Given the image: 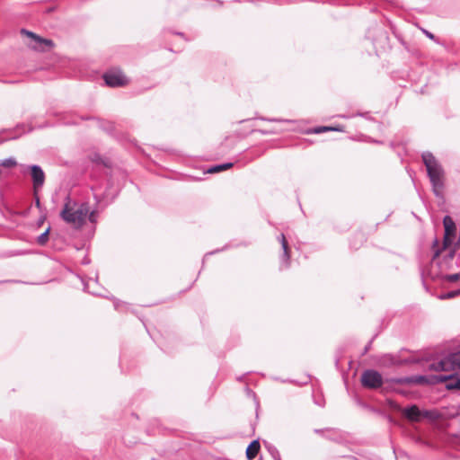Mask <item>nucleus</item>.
Segmentation results:
<instances>
[{"instance_id": "1", "label": "nucleus", "mask_w": 460, "mask_h": 460, "mask_svg": "<svg viewBox=\"0 0 460 460\" xmlns=\"http://www.w3.org/2000/svg\"><path fill=\"white\" fill-rule=\"evenodd\" d=\"M88 213V203L77 202L67 195L65 199L63 208L60 211V217L75 229H80L85 224Z\"/></svg>"}, {"instance_id": "2", "label": "nucleus", "mask_w": 460, "mask_h": 460, "mask_svg": "<svg viewBox=\"0 0 460 460\" xmlns=\"http://www.w3.org/2000/svg\"><path fill=\"white\" fill-rule=\"evenodd\" d=\"M423 164L426 166L432 190L437 197H442L444 190L445 172L441 164L432 153L427 151L421 155Z\"/></svg>"}, {"instance_id": "3", "label": "nucleus", "mask_w": 460, "mask_h": 460, "mask_svg": "<svg viewBox=\"0 0 460 460\" xmlns=\"http://www.w3.org/2000/svg\"><path fill=\"white\" fill-rule=\"evenodd\" d=\"M443 225L445 228L443 247L442 249L438 248V240L437 238L433 240L432 248L434 250V254L432 261H435L440 255L442 250H446L449 245H451L453 237H455L456 234V224L450 216L444 217Z\"/></svg>"}, {"instance_id": "4", "label": "nucleus", "mask_w": 460, "mask_h": 460, "mask_svg": "<svg viewBox=\"0 0 460 460\" xmlns=\"http://www.w3.org/2000/svg\"><path fill=\"white\" fill-rule=\"evenodd\" d=\"M361 384L368 389H377L383 385L382 375L374 369L365 370L360 377Z\"/></svg>"}, {"instance_id": "5", "label": "nucleus", "mask_w": 460, "mask_h": 460, "mask_svg": "<svg viewBox=\"0 0 460 460\" xmlns=\"http://www.w3.org/2000/svg\"><path fill=\"white\" fill-rule=\"evenodd\" d=\"M21 33L27 35L29 38L31 39L30 42V47L35 50L46 51L50 49L54 46V43L51 40L43 39L32 31L22 29Z\"/></svg>"}, {"instance_id": "6", "label": "nucleus", "mask_w": 460, "mask_h": 460, "mask_svg": "<svg viewBox=\"0 0 460 460\" xmlns=\"http://www.w3.org/2000/svg\"><path fill=\"white\" fill-rule=\"evenodd\" d=\"M423 367L429 371H448L452 367V360L448 357L436 359H427Z\"/></svg>"}, {"instance_id": "7", "label": "nucleus", "mask_w": 460, "mask_h": 460, "mask_svg": "<svg viewBox=\"0 0 460 460\" xmlns=\"http://www.w3.org/2000/svg\"><path fill=\"white\" fill-rule=\"evenodd\" d=\"M432 384L445 383L447 390H460V377L454 375H435L432 376Z\"/></svg>"}, {"instance_id": "8", "label": "nucleus", "mask_w": 460, "mask_h": 460, "mask_svg": "<svg viewBox=\"0 0 460 460\" xmlns=\"http://www.w3.org/2000/svg\"><path fill=\"white\" fill-rule=\"evenodd\" d=\"M402 412L407 420L413 422H419L423 417H429V411H421L415 404L403 408Z\"/></svg>"}, {"instance_id": "9", "label": "nucleus", "mask_w": 460, "mask_h": 460, "mask_svg": "<svg viewBox=\"0 0 460 460\" xmlns=\"http://www.w3.org/2000/svg\"><path fill=\"white\" fill-rule=\"evenodd\" d=\"M105 84L111 87L123 86L127 83L125 75L120 72H107L103 75Z\"/></svg>"}, {"instance_id": "10", "label": "nucleus", "mask_w": 460, "mask_h": 460, "mask_svg": "<svg viewBox=\"0 0 460 460\" xmlns=\"http://www.w3.org/2000/svg\"><path fill=\"white\" fill-rule=\"evenodd\" d=\"M31 175L32 178L33 189L36 193L44 184L45 173L40 165L33 164L31 166Z\"/></svg>"}, {"instance_id": "11", "label": "nucleus", "mask_w": 460, "mask_h": 460, "mask_svg": "<svg viewBox=\"0 0 460 460\" xmlns=\"http://www.w3.org/2000/svg\"><path fill=\"white\" fill-rule=\"evenodd\" d=\"M278 240L281 243V247L283 249V254L281 255V261H282V263L286 264V267H288L289 259H290V254H289L288 243L285 234H280L278 236Z\"/></svg>"}, {"instance_id": "12", "label": "nucleus", "mask_w": 460, "mask_h": 460, "mask_svg": "<svg viewBox=\"0 0 460 460\" xmlns=\"http://www.w3.org/2000/svg\"><path fill=\"white\" fill-rule=\"evenodd\" d=\"M260 447L261 446L258 440L252 441L246 448V457L249 460L253 459L257 456Z\"/></svg>"}, {"instance_id": "13", "label": "nucleus", "mask_w": 460, "mask_h": 460, "mask_svg": "<svg viewBox=\"0 0 460 460\" xmlns=\"http://www.w3.org/2000/svg\"><path fill=\"white\" fill-rule=\"evenodd\" d=\"M232 166H233V163H225L222 164L214 165V166H211L208 170V172L215 173V172H222V171L231 168Z\"/></svg>"}, {"instance_id": "14", "label": "nucleus", "mask_w": 460, "mask_h": 460, "mask_svg": "<svg viewBox=\"0 0 460 460\" xmlns=\"http://www.w3.org/2000/svg\"><path fill=\"white\" fill-rule=\"evenodd\" d=\"M50 226H49L41 234L37 237V243L40 246H44L47 244L49 241Z\"/></svg>"}, {"instance_id": "15", "label": "nucleus", "mask_w": 460, "mask_h": 460, "mask_svg": "<svg viewBox=\"0 0 460 460\" xmlns=\"http://www.w3.org/2000/svg\"><path fill=\"white\" fill-rule=\"evenodd\" d=\"M326 131H343V129L340 127H316L313 129V132L315 134H321Z\"/></svg>"}, {"instance_id": "16", "label": "nucleus", "mask_w": 460, "mask_h": 460, "mask_svg": "<svg viewBox=\"0 0 460 460\" xmlns=\"http://www.w3.org/2000/svg\"><path fill=\"white\" fill-rule=\"evenodd\" d=\"M267 449L274 460H281L279 451L278 450V448L275 446L268 445Z\"/></svg>"}, {"instance_id": "17", "label": "nucleus", "mask_w": 460, "mask_h": 460, "mask_svg": "<svg viewBox=\"0 0 460 460\" xmlns=\"http://www.w3.org/2000/svg\"><path fill=\"white\" fill-rule=\"evenodd\" d=\"M460 295V288L455 290L448 291L443 295L440 296V298L442 299H450L454 298Z\"/></svg>"}, {"instance_id": "18", "label": "nucleus", "mask_w": 460, "mask_h": 460, "mask_svg": "<svg viewBox=\"0 0 460 460\" xmlns=\"http://www.w3.org/2000/svg\"><path fill=\"white\" fill-rule=\"evenodd\" d=\"M432 376H418L415 377V380L417 383L419 384H432L431 381H432Z\"/></svg>"}, {"instance_id": "19", "label": "nucleus", "mask_w": 460, "mask_h": 460, "mask_svg": "<svg viewBox=\"0 0 460 460\" xmlns=\"http://www.w3.org/2000/svg\"><path fill=\"white\" fill-rule=\"evenodd\" d=\"M1 165L4 167H13L16 165V161L14 158H6L1 161Z\"/></svg>"}, {"instance_id": "20", "label": "nucleus", "mask_w": 460, "mask_h": 460, "mask_svg": "<svg viewBox=\"0 0 460 460\" xmlns=\"http://www.w3.org/2000/svg\"><path fill=\"white\" fill-rule=\"evenodd\" d=\"M459 279H460V274L459 273L451 274V275L447 276V279L451 281V282L456 281Z\"/></svg>"}, {"instance_id": "21", "label": "nucleus", "mask_w": 460, "mask_h": 460, "mask_svg": "<svg viewBox=\"0 0 460 460\" xmlns=\"http://www.w3.org/2000/svg\"><path fill=\"white\" fill-rule=\"evenodd\" d=\"M456 254V248H452L448 251L447 254L446 255L445 259L447 260H452L455 257Z\"/></svg>"}, {"instance_id": "22", "label": "nucleus", "mask_w": 460, "mask_h": 460, "mask_svg": "<svg viewBox=\"0 0 460 460\" xmlns=\"http://www.w3.org/2000/svg\"><path fill=\"white\" fill-rule=\"evenodd\" d=\"M87 218L89 219L90 222L92 223H94L96 221V214H95V211H89L88 215H87Z\"/></svg>"}, {"instance_id": "23", "label": "nucleus", "mask_w": 460, "mask_h": 460, "mask_svg": "<svg viewBox=\"0 0 460 460\" xmlns=\"http://www.w3.org/2000/svg\"><path fill=\"white\" fill-rule=\"evenodd\" d=\"M261 119L266 120V121H270V122H273V121L291 122V120H288V119H267V118H263V117H261Z\"/></svg>"}, {"instance_id": "24", "label": "nucleus", "mask_w": 460, "mask_h": 460, "mask_svg": "<svg viewBox=\"0 0 460 460\" xmlns=\"http://www.w3.org/2000/svg\"><path fill=\"white\" fill-rule=\"evenodd\" d=\"M83 284H84V290L88 292V293H91V294H93V295H98L97 292L95 291H92L89 289V283H85L84 281H83Z\"/></svg>"}, {"instance_id": "25", "label": "nucleus", "mask_w": 460, "mask_h": 460, "mask_svg": "<svg viewBox=\"0 0 460 460\" xmlns=\"http://www.w3.org/2000/svg\"><path fill=\"white\" fill-rule=\"evenodd\" d=\"M422 32L430 40H435V35L433 33H431L430 31L425 30V29H422Z\"/></svg>"}, {"instance_id": "26", "label": "nucleus", "mask_w": 460, "mask_h": 460, "mask_svg": "<svg viewBox=\"0 0 460 460\" xmlns=\"http://www.w3.org/2000/svg\"><path fill=\"white\" fill-rule=\"evenodd\" d=\"M258 132H260L261 134L262 135H269V134H273L275 133L274 131H269V130H261V129H259Z\"/></svg>"}, {"instance_id": "27", "label": "nucleus", "mask_w": 460, "mask_h": 460, "mask_svg": "<svg viewBox=\"0 0 460 460\" xmlns=\"http://www.w3.org/2000/svg\"><path fill=\"white\" fill-rule=\"evenodd\" d=\"M370 347H371V341H369V342L367 344V346L365 347L364 352H365V353H366V352H367V350L370 349Z\"/></svg>"}, {"instance_id": "28", "label": "nucleus", "mask_w": 460, "mask_h": 460, "mask_svg": "<svg viewBox=\"0 0 460 460\" xmlns=\"http://www.w3.org/2000/svg\"><path fill=\"white\" fill-rule=\"evenodd\" d=\"M456 364L458 365V367H460V355H459V358L456 359Z\"/></svg>"}, {"instance_id": "29", "label": "nucleus", "mask_w": 460, "mask_h": 460, "mask_svg": "<svg viewBox=\"0 0 460 460\" xmlns=\"http://www.w3.org/2000/svg\"><path fill=\"white\" fill-rule=\"evenodd\" d=\"M94 199H96L97 202H100V199L97 194H94Z\"/></svg>"}, {"instance_id": "30", "label": "nucleus", "mask_w": 460, "mask_h": 460, "mask_svg": "<svg viewBox=\"0 0 460 460\" xmlns=\"http://www.w3.org/2000/svg\"><path fill=\"white\" fill-rule=\"evenodd\" d=\"M456 247H459V246H460V237H459V239L457 240V242H456Z\"/></svg>"}, {"instance_id": "31", "label": "nucleus", "mask_w": 460, "mask_h": 460, "mask_svg": "<svg viewBox=\"0 0 460 460\" xmlns=\"http://www.w3.org/2000/svg\"><path fill=\"white\" fill-rule=\"evenodd\" d=\"M36 205L39 207L40 206V199L39 198H36Z\"/></svg>"}, {"instance_id": "32", "label": "nucleus", "mask_w": 460, "mask_h": 460, "mask_svg": "<svg viewBox=\"0 0 460 460\" xmlns=\"http://www.w3.org/2000/svg\"><path fill=\"white\" fill-rule=\"evenodd\" d=\"M83 263H84V264H88V263H89V261H88V260H86V259H84V260L83 261Z\"/></svg>"}, {"instance_id": "33", "label": "nucleus", "mask_w": 460, "mask_h": 460, "mask_svg": "<svg viewBox=\"0 0 460 460\" xmlns=\"http://www.w3.org/2000/svg\"><path fill=\"white\" fill-rule=\"evenodd\" d=\"M358 115L362 116V117H365V118H367V114L358 113Z\"/></svg>"}, {"instance_id": "34", "label": "nucleus", "mask_w": 460, "mask_h": 460, "mask_svg": "<svg viewBox=\"0 0 460 460\" xmlns=\"http://www.w3.org/2000/svg\"><path fill=\"white\" fill-rule=\"evenodd\" d=\"M176 34H177V35H180V36H181V37L183 36V33H181V32H177Z\"/></svg>"}, {"instance_id": "35", "label": "nucleus", "mask_w": 460, "mask_h": 460, "mask_svg": "<svg viewBox=\"0 0 460 460\" xmlns=\"http://www.w3.org/2000/svg\"><path fill=\"white\" fill-rule=\"evenodd\" d=\"M316 404H318L319 406H322V403L319 402H316Z\"/></svg>"}, {"instance_id": "36", "label": "nucleus", "mask_w": 460, "mask_h": 460, "mask_svg": "<svg viewBox=\"0 0 460 460\" xmlns=\"http://www.w3.org/2000/svg\"><path fill=\"white\" fill-rule=\"evenodd\" d=\"M316 404H318L319 406H322V403L319 402H316Z\"/></svg>"}, {"instance_id": "37", "label": "nucleus", "mask_w": 460, "mask_h": 460, "mask_svg": "<svg viewBox=\"0 0 460 460\" xmlns=\"http://www.w3.org/2000/svg\"><path fill=\"white\" fill-rule=\"evenodd\" d=\"M316 404H318L319 406H322V403L319 402H316Z\"/></svg>"}]
</instances>
